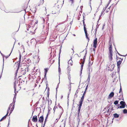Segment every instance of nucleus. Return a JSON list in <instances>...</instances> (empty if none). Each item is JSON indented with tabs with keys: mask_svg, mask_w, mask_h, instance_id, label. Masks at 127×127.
Returning a JSON list of instances; mask_svg holds the SVG:
<instances>
[{
	"mask_svg": "<svg viewBox=\"0 0 127 127\" xmlns=\"http://www.w3.org/2000/svg\"><path fill=\"white\" fill-rule=\"evenodd\" d=\"M119 101L116 100L114 102V104L116 105L118 104Z\"/></svg>",
	"mask_w": 127,
	"mask_h": 127,
	"instance_id": "obj_28",
	"label": "nucleus"
},
{
	"mask_svg": "<svg viewBox=\"0 0 127 127\" xmlns=\"http://www.w3.org/2000/svg\"><path fill=\"white\" fill-rule=\"evenodd\" d=\"M114 95V93L113 92H111L109 95L108 96L109 98H111Z\"/></svg>",
	"mask_w": 127,
	"mask_h": 127,
	"instance_id": "obj_13",
	"label": "nucleus"
},
{
	"mask_svg": "<svg viewBox=\"0 0 127 127\" xmlns=\"http://www.w3.org/2000/svg\"><path fill=\"white\" fill-rule=\"evenodd\" d=\"M32 121L34 122H36L37 121V116H35L33 117L32 119Z\"/></svg>",
	"mask_w": 127,
	"mask_h": 127,
	"instance_id": "obj_9",
	"label": "nucleus"
},
{
	"mask_svg": "<svg viewBox=\"0 0 127 127\" xmlns=\"http://www.w3.org/2000/svg\"><path fill=\"white\" fill-rule=\"evenodd\" d=\"M59 66L58 70H59V73H60V72L61 71V68L60 67L59 59Z\"/></svg>",
	"mask_w": 127,
	"mask_h": 127,
	"instance_id": "obj_30",
	"label": "nucleus"
},
{
	"mask_svg": "<svg viewBox=\"0 0 127 127\" xmlns=\"http://www.w3.org/2000/svg\"><path fill=\"white\" fill-rule=\"evenodd\" d=\"M17 8L15 9L12 10L11 8H2V10L4 11L5 12L8 13L9 12L12 13H19L21 11V10L18 11L17 10Z\"/></svg>",
	"mask_w": 127,
	"mask_h": 127,
	"instance_id": "obj_1",
	"label": "nucleus"
},
{
	"mask_svg": "<svg viewBox=\"0 0 127 127\" xmlns=\"http://www.w3.org/2000/svg\"><path fill=\"white\" fill-rule=\"evenodd\" d=\"M63 113V112H61V114H60V115H59V117L58 119V120H59L60 118H61V116L62 115V114Z\"/></svg>",
	"mask_w": 127,
	"mask_h": 127,
	"instance_id": "obj_37",
	"label": "nucleus"
},
{
	"mask_svg": "<svg viewBox=\"0 0 127 127\" xmlns=\"http://www.w3.org/2000/svg\"><path fill=\"white\" fill-rule=\"evenodd\" d=\"M123 113L124 114L127 113V110L126 109H124L123 110Z\"/></svg>",
	"mask_w": 127,
	"mask_h": 127,
	"instance_id": "obj_32",
	"label": "nucleus"
},
{
	"mask_svg": "<svg viewBox=\"0 0 127 127\" xmlns=\"http://www.w3.org/2000/svg\"><path fill=\"white\" fill-rule=\"evenodd\" d=\"M72 60H71V59H70L68 62V64H70V65H72Z\"/></svg>",
	"mask_w": 127,
	"mask_h": 127,
	"instance_id": "obj_27",
	"label": "nucleus"
},
{
	"mask_svg": "<svg viewBox=\"0 0 127 127\" xmlns=\"http://www.w3.org/2000/svg\"><path fill=\"white\" fill-rule=\"evenodd\" d=\"M106 8H105L104 10V9H103V11H102L101 12V14H103L104 12H106Z\"/></svg>",
	"mask_w": 127,
	"mask_h": 127,
	"instance_id": "obj_34",
	"label": "nucleus"
},
{
	"mask_svg": "<svg viewBox=\"0 0 127 127\" xmlns=\"http://www.w3.org/2000/svg\"><path fill=\"white\" fill-rule=\"evenodd\" d=\"M97 43V38L95 37V38L94 39L93 41V47L95 48H93V50L94 52L95 51V49L96 47V45Z\"/></svg>",
	"mask_w": 127,
	"mask_h": 127,
	"instance_id": "obj_2",
	"label": "nucleus"
},
{
	"mask_svg": "<svg viewBox=\"0 0 127 127\" xmlns=\"http://www.w3.org/2000/svg\"><path fill=\"white\" fill-rule=\"evenodd\" d=\"M14 45L13 47V48H12V50H13V47H14ZM12 51H11V53H10V54L9 55V56H10V54H11V53L12 52Z\"/></svg>",
	"mask_w": 127,
	"mask_h": 127,
	"instance_id": "obj_53",
	"label": "nucleus"
},
{
	"mask_svg": "<svg viewBox=\"0 0 127 127\" xmlns=\"http://www.w3.org/2000/svg\"><path fill=\"white\" fill-rule=\"evenodd\" d=\"M109 52H113L112 50V47L111 44L110 45L109 47Z\"/></svg>",
	"mask_w": 127,
	"mask_h": 127,
	"instance_id": "obj_23",
	"label": "nucleus"
},
{
	"mask_svg": "<svg viewBox=\"0 0 127 127\" xmlns=\"http://www.w3.org/2000/svg\"><path fill=\"white\" fill-rule=\"evenodd\" d=\"M46 119H45V122H46Z\"/></svg>",
	"mask_w": 127,
	"mask_h": 127,
	"instance_id": "obj_62",
	"label": "nucleus"
},
{
	"mask_svg": "<svg viewBox=\"0 0 127 127\" xmlns=\"http://www.w3.org/2000/svg\"><path fill=\"white\" fill-rule=\"evenodd\" d=\"M117 53H118V54L119 55H120V56H126L127 55V54H126V55H125V56H123V55H121L119 53H118V52H117Z\"/></svg>",
	"mask_w": 127,
	"mask_h": 127,
	"instance_id": "obj_40",
	"label": "nucleus"
},
{
	"mask_svg": "<svg viewBox=\"0 0 127 127\" xmlns=\"http://www.w3.org/2000/svg\"><path fill=\"white\" fill-rule=\"evenodd\" d=\"M83 7V6H81V7H80V8H81V7Z\"/></svg>",
	"mask_w": 127,
	"mask_h": 127,
	"instance_id": "obj_61",
	"label": "nucleus"
},
{
	"mask_svg": "<svg viewBox=\"0 0 127 127\" xmlns=\"http://www.w3.org/2000/svg\"><path fill=\"white\" fill-rule=\"evenodd\" d=\"M30 10L33 13H35L36 10V8H30Z\"/></svg>",
	"mask_w": 127,
	"mask_h": 127,
	"instance_id": "obj_20",
	"label": "nucleus"
},
{
	"mask_svg": "<svg viewBox=\"0 0 127 127\" xmlns=\"http://www.w3.org/2000/svg\"><path fill=\"white\" fill-rule=\"evenodd\" d=\"M84 62H82V64L81 65V74L82 73V70L83 68V65H84Z\"/></svg>",
	"mask_w": 127,
	"mask_h": 127,
	"instance_id": "obj_25",
	"label": "nucleus"
},
{
	"mask_svg": "<svg viewBox=\"0 0 127 127\" xmlns=\"http://www.w3.org/2000/svg\"><path fill=\"white\" fill-rule=\"evenodd\" d=\"M48 113L47 114V115H46V120H47V118H48Z\"/></svg>",
	"mask_w": 127,
	"mask_h": 127,
	"instance_id": "obj_47",
	"label": "nucleus"
},
{
	"mask_svg": "<svg viewBox=\"0 0 127 127\" xmlns=\"http://www.w3.org/2000/svg\"><path fill=\"white\" fill-rule=\"evenodd\" d=\"M10 108H11V112L9 115H10V114L11 113V112H12L13 110V109L14 108V105H12V104H10L9 107L8 108L9 110L10 109Z\"/></svg>",
	"mask_w": 127,
	"mask_h": 127,
	"instance_id": "obj_6",
	"label": "nucleus"
},
{
	"mask_svg": "<svg viewBox=\"0 0 127 127\" xmlns=\"http://www.w3.org/2000/svg\"><path fill=\"white\" fill-rule=\"evenodd\" d=\"M90 68H90V67L88 66V68H87L88 70V72H89L90 73V72H91L90 71Z\"/></svg>",
	"mask_w": 127,
	"mask_h": 127,
	"instance_id": "obj_35",
	"label": "nucleus"
},
{
	"mask_svg": "<svg viewBox=\"0 0 127 127\" xmlns=\"http://www.w3.org/2000/svg\"><path fill=\"white\" fill-rule=\"evenodd\" d=\"M46 74H45V75H44V77H45V78H46Z\"/></svg>",
	"mask_w": 127,
	"mask_h": 127,
	"instance_id": "obj_56",
	"label": "nucleus"
},
{
	"mask_svg": "<svg viewBox=\"0 0 127 127\" xmlns=\"http://www.w3.org/2000/svg\"><path fill=\"white\" fill-rule=\"evenodd\" d=\"M113 52H109V60L110 61H111L112 60V56H113Z\"/></svg>",
	"mask_w": 127,
	"mask_h": 127,
	"instance_id": "obj_8",
	"label": "nucleus"
},
{
	"mask_svg": "<svg viewBox=\"0 0 127 127\" xmlns=\"http://www.w3.org/2000/svg\"><path fill=\"white\" fill-rule=\"evenodd\" d=\"M61 96V99H62V98L63 97V96L62 95Z\"/></svg>",
	"mask_w": 127,
	"mask_h": 127,
	"instance_id": "obj_58",
	"label": "nucleus"
},
{
	"mask_svg": "<svg viewBox=\"0 0 127 127\" xmlns=\"http://www.w3.org/2000/svg\"><path fill=\"white\" fill-rule=\"evenodd\" d=\"M27 62L28 63H29V62H30L31 60L30 59H28L27 60Z\"/></svg>",
	"mask_w": 127,
	"mask_h": 127,
	"instance_id": "obj_41",
	"label": "nucleus"
},
{
	"mask_svg": "<svg viewBox=\"0 0 127 127\" xmlns=\"http://www.w3.org/2000/svg\"><path fill=\"white\" fill-rule=\"evenodd\" d=\"M44 118L43 116H41L40 117L38 121L41 123H42L43 122Z\"/></svg>",
	"mask_w": 127,
	"mask_h": 127,
	"instance_id": "obj_10",
	"label": "nucleus"
},
{
	"mask_svg": "<svg viewBox=\"0 0 127 127\" xmlns=\"http://www.w3.org/2000/svg\"><path fill=\"white\" fill-rule=\"evenodd\" d=\"M73 105L74 104V101H75L74 99L73 100Z\"/></svg>",
	"mask_w": 127,
	"mask_h": 127,
	"instance_id": "obj_55",
	"label": "nucleus"
},
{
	"mask_svg": "<svg viewBox=\"0 0 127 127\" xmlns=\"http://www.w3.org/2000/svg\"><path fill=\"white\" fill-rule=\"evenodd\" d=\"M120 91L119 92V93H120L121 92V93L120 95V97L121 96V97H123V99H122V100H124L123 98V93H122V90L121 88V85H120Z\"/></svg>",
	"mask_w": 127,
	"mask_h": 127,
	"instance_id": "obj_12",
	"label": "nucleus"
},
{
	"mask_svg": "<svg viewBox=\"0 0 127 127\" xmlns=\"http://www.w3.org/2000/svg\"><path fill=\"white\" fill-rule=\"evenodd\" d=\"M67 73L68 75H70V68L69 67H68L67 68Z\"/></svg>",
	"mask_w": 127,
	"mask_h": 127,
	"instance_id": "obj_24",
	"label": "nucleus"
},
{
	"mask_svg": "<svg viewBox=\"0 0 127 127\" xmlns=\"http://www.w3.org/2000/svg\"><path fill=\"white\" fill-rule=\"evenodd\" d=\"M92 64H93V63H90V62L89 63L88 66L90 67L92 65Z\"/></svg>",
	"mask_w": 127,
	"mask_h": 127,
	"instance_id": "obj_36",
	"label": "nucleus"
},
{
	"mask_svg": "<svg viewBox=\"0 0 127 127\" xmlns=\"http://www.w3.org/2000/svg\"><path fill=\"white\" fill-rule=\"evenodd\" d=\"M59 108H60V109H61V110L62 111H63V109L62 108L61 106H59Z\"/></svg>",
	"mask_w": 127,
	"mask_h": 127,
	"instance_id": "obj_42",
	"label": "nucleus"
},
{
	"mask_svg": "<svg viewBox=\"0 0 127 127\" xmlns=\"http://www.w3.org/2000/svg\"><path fill=\"white\" fill-rule=\"evenodd\" d=\"M79 91V90H78V89H77L75 93L74 96V98H76L77 96V94L78 93V92Z\"/></svg>",
	"mask_w": 127,
	"mask_h": 127,
	"instance_id": "obj_18",
	"label": "nucleus"
},
{
	"mask_svg": "<svg viewBox=\"0 0 127 127\" xmlns=\"http://www.w3.org/2000/svg\"><path fill=\"white\" fill-rule=\"evenodd\" d=\"M109 3H108L106 5V6L105 8H106L109 5Z\"/></svg>",
	"mask_w": 127,
	"mask_h": 127,
	"instance_id": "obj_45",
	"label": "nucleus"
},
{
	"mask_svg": "<svg viewBox=\"0 0 127 127\" xmlns=\"http://www.w3.org/2000/svg\"><path fill=\"white\" fill-rule=\"evenodd\" d=\"M86 55H85L84 56V58H83V62H85V59H86Z\"/></svg>",
	"mask_w": 127,
	"mask_h": 127,
	"instance_id": "obj_39",
	"label": "nucleus"
},
{
	"mask_svg": "<svg viewBox=\"0 0 127 127\" xmlns=\"http://www.w3.org/2000/svg\"><path fill=\"white\" fill-rule=\"evenodd\" d=\"M111 43H109V44L110 45H111Z\"/></svg>",
	"mask_w": 127,
	"mask_h": 127,
	"instance_id": "obj_60",
	"label": "nucleus"
},
{
	"mask_svg": "<svg viewBox=\"0 0 127 127\" xmlns=\"http://www.w3.org/2000/svg\"><path fill=\"white\" fill-rule=\"evenodd\" d=\"M6 118V117H5V116H4L1 119V120H0V121H3V120L5 119Z\"/></svg>",
	"mask_w": 127,
	"mask_h": 127,
	"instance_id": "obj_33",
	"label": "nucleus"
},
{
	"mask_svg": "<svg viewBox=\"0 0 127 127\" xmlns=\"http://www.w3.org/2000/svg\"><path fill=\"white\" fill-rule=\"evenodd\" d=\"M68 75V79H69V80H70V75Z\"/></svg>",
	"mask_w": 127,
	"mask_h": 127,
	"instance_id": "obj_49",
	"label": "nucleus"
},
{
	"mask_svg": "<svg viewBox=\"0 0 127 127\" xmlns=\"http://www.w3.org/2000/svg\"><path fill=\"white\" fill-rule=\"evenodd\" d=\"M46 122H45V121H44V125H43V126L42 127H44V126H45V124L46 123Z\"/></svg>",
	"mask_w": 127,
	"mask_h": 127,
	"instance_id": "obj_51",
	"label": "nucleus"
},
{
	"mask_svg": "<svg viewBox=\"0 0 127 127\" xmlns=\"http://www.w3.org/2000/svg\"><path fill=\"white\" fill-rule=\"evenodd\" d=\"M119 59H121V61H122V60H123V59H121V58H119Z\"/></svg>",
	"mask_w": 127,
	"mask_h": 127,
	"instance_id": "obj_57",
	"label": "nucleus"
},
{
	"mask_svg": "<svg viewBox=\"0 0 127 127\" xmlns=\"http://www.w3.org/2000/svg\"><path fill=\"white\" fill-rule=\"evenodd\" d=\"M9 120L8 123V126H7V127H8V126H9Z\"/></svg>",
	"mask_w": 127,
	"mask_h": 127,
	"instance_id": "obj_52",
	"label": "nucleus"
},
{
	"mask_svg": "<svg viewBox=\"0 0 127 127\" xmlns=\"http://www.w3.org/2000/svg\"><path fill=\"white\" fill-rule=\"evenodd\" d=\"M73 35L74 36H75V34H73Z\"/></svg>",
	"mask_w": 127,
	"mask_h": 127,
	"instance_id": "obj_64",
	"label": "nucleus"
},
{
	"mask_svg": "<svg viewBox=\"0 0 127 127\" xmlns=\"http://www.w3.org/2000/svg\"><path fill=\"white\" fill-rule=\"evenodd\" d=\"M68 88L69 90V92H70V90H71V85L70 84V86Z\"/></svg>",
	"mask_w": 127,
	"mask_h": 127,
	"instance_id": "obj_44",
	"label": "nucleus"
},
{
	"mask_svg": "<svg viewBox=\"0 0 127 127\" xmlns=\"http://www.w3.org/2000/svg\"><path fill=\"white\" fill-rule=\"evenodd\" d=\"M52 12L53 14H55L56 13L59 14L60 12L59 10L58 11V10H57V8H54Z\"/></svg>",
	"mask_w": 127,
	"mask_h": 127,
	"instance_id": "obj_5",
	"label": "nucleus"
},
{
	"mask_svg": "<svg viewBox=\"0 0 127 127\" xmlns=\"http://www.w3.org/2000/svg\"><path fill=\"white\" fill-rule=\"evenodd\" d=\"M82 105H80L79 104V106H78V115H79V113H80V109L81 108V107L82 106Z\"/></svg>",
	"mask_w": 127,
	"mask_h": 127,
	"instance_id": "obj_22",
	"label": "nucleus"
},
{
	"mask_svg": "<svg viewBox=\"0 0 127 127\" xmlns=\"http://www.w3.org/2000/svg\"><path fill=\"white\" fill-rule=\"evenodd\" d=\"M56 108H57V107H56L55 106L54 107V109H53V110H54V111H55V109Z\"/></svg>",
	"mask_w": 127,
	"mask_h": 127,
	"instance_id": "obj_48",
	"label": "nucleus"
},
{
	"mask_svg": "<svg viewBox=\"0 0 127 127\" xmlns=\"http://www.w3.org/2000/svg\"><path fill=\"white\" fill-rule=\"evenodd\" d=\"M86 35V38L87 39H88V42L89 41L90 39L89 38V37H88V34L87 33V30L84 31Z\"/></svg>",
	"mask_w": 127,
	"mask_h": 127,
	"instance_id": "obj_15",
	"label": "nucleus"
},
{
	"mask_svg": "<svg viewBox=\"0 0 127 127\" xmlns=\"http://www.w3.org/2000/svg\"><path fill=\"white\" fill-rule=\"evenodd\" d=\"M61 49H60V51L59 54H60V53H61Z\"/></svg>",
	"mask_w": 127,
	"mask_h": 127,
	"instance_id": "obj_59",
	"label": "nucleus"
},
{
	"mask_svg": "<svg viewBox=\"0 0 127 127\" xmlns=\"http://www.w3.org/2000/svg\"><path fill=\"white\" fill-rule=\"evenodd\" d=\"M45 74H46L47 72V70L46 69H45Z\"/></svg>",
	"mask_w": 127,
	"mask_h": 127,
	"instance_id": "obj_43",
	"label": "nucleus"
},
{
	"mask_svg": "<svg viewBox=\"0 0 127 127\" xmlns=\"http://www.w3.org/2000/svg\"><path fill=\"white\" fill-rule=\"evenodd\" d=\"M111 6H110L108 8H110Z\"/></svg>",
	"mask_w": 127,
	"mask_h": 127,
	"instance_id": "obj_63",
	"label": "nucleus"
},
{
	"mask_svg": "<svg viewBox=\"0 0 127 127\" xmlns=\"http://www.w3.org/2000/svg\"><path fill=\"white\" fill-rule=\"evenodd\" d=\"M98 28V26L97 27H96V29H95V33H94V34H95V37L96 36V31H97V28Z\"/></svg>",
	"mask_w": 127,
	"mask_h": 127,
	"instance_id": "obj_31",
	"label": "nucleus"
},
{
	"mask_svg": "<svg viewBox=\"0 0 127 127\" xmlns=\"http://www.w3.org/2000/svg\"><path fill=\"white\" fill-rule=\"evenodd\" d=\"M119 114H118L117 113H115L113 114L114 117L115 118H118L119 117Z\"/></svg>",
	"mask_w": 127,
	"mask_h": 127,
	"instance_id": "obj_21",
	"label": "nucleus"
},
{
	"mask_svg": "<svg viewBox=\"0 0 127 127\" xmlns=\"http://www.w3.org/2000/svg\"><path fill=\"white\" fill-rule=\"evenodd\" d=\"M8 112H7V114L6 115H5L4 116H5V117H6H6L8 115Z\"/></svg>",
	"mask_w": 127,
	"mask_h": 127,
	"instance_id": "obj_50",
	"label": "nucleus"
},
{
	"mask_svg": "<svg viewBox=\"0 0 127 127\" xmlns=\"http://www.w3.org/2000/svg\"><path fill=\"white\" fill-rule=\"evenodd\" d=\"M16 94H15V95H14V98H13V99H15L16 98Z\"/></svg>",
	"mask_w": 127,
	"mask_h": 127,
	"instance_id": "obj_46",
	"label": "nucleus"
},
{
	"mask_svg": "<svg viewBox=\"0 0 127 127\" xmlns=\"http://www.w3.org/2000/svg\"><path fill=\"white\" fill-rule=\"evenodd\" d=\"M21 54H19V61L17 62V63H18V67L17 68V69L16 70V73L17 72L19 68V66H20V61H21Z\"/></svg>",
	"mask_w": 127,
	"mask_h": 127,
	"instance_id": "obj_3",
	"label": "nucleus"
},
{
	"mask_svg": "<svg viewBox=\"0 0 127 127\" xmlns=\"http://www.w3.org/2000/svg\"><path fill=\"white\" fill-rule=\"evenodd\" d=\"M122 62L121 61L119 60L117 62V67L118 68V69H119L120 70V65Z\"/></svg>",
	"mask_w": 127,
	"mask_h": 127,
	"instance_id": "obj_11",
	"label": "nucleus"
},
{
	"mask_svg": "<svg viewBox=\"0 0 127 127\" xmlns=\"http://www.w3.org/2000/svg\"><path fill=\"white\" fill-rule=\"evenodd\" d=\"M110 8H106V12L107 13L110 10Z\"/></svg>",
	"mask_w": 127,
	"mask_h": 127,
	"instance_id": "obj_38",
	"label": "nucleus"
},
{
	"mask_svg": "<svg viewBox=\"0 0 127 127\" xmlns=\"http://www.w3.org/2000/svg\"><path fill=\"white\" fill-rule=\"evenodd\" d=\"M21 69L22 70H21V72H20V73H21V74H22L24 75L26 74V70H27V71H28V68H26L24 70H22V69Z\"/></svg>",
	"mask_w": 127,
	"mask_h": 127,
	"instance_id": "obj_7",
	"label": "nucleus"
},
{
	"mask_svg": "<svg viewBox=\"0 0 127 127\" xmlns=\"http://www.w3.org/2000/svg\"><path fill=\"white\" fill-rule=\"evenodd\" d=\"M84 97H82L80 101L79 102V105H82V104L83 103V101Z\"/></svg>",
	"mask_w": 127,
	"mask_h": 127,
	"instance_id": "obj_16",
	"label": "nucleus"
},
{
	"mask_svg": "<svg viewBox=\"0 0 127 127\" xmlns=\"http://www.w3.org/2000/svg\"><path fill=\"white\" fill-rule=\"evenodd\" d=\"M114 67V64H110L108 66L109 70L111 71H112Z\"/></svg>",
	"mask_w": 127,
	"mask_h": 127,
	"instance_id": "obj_4",
	"label": "nucleus"
},
{
	"mask_svg": "<svg viewBox=\"0 0 127 127\" xmlns=\"http://www.w3.org/2000/svg\"><path fill=\"white\" fill-rule=\"evenodd\" d=\"M116 73V72H113V74L111 75V76L114 79V80L115 81V80L116 79V76L115 74Z\"/></svg>",
	"mask_w": 127,
	"mask_h": 127,
	"instance_id": "obj_14",
	"label": "nucleus"
},
{
	"mask_svg": "<svg viewBox=\"0 0 127 127\" xmlns=\"http://www.w3.org/2000/svg\"><path fill=\"white\" fill-rule=\"evenodd\" d=\"M111 9L110 10V13H111V12L112 11V8H111Z\"/></svg>",
	"mask_w": 127,
	"mask_h": 127,
	"instance_id": "obj_54",
	"label": "nucleus"
},
{
	"mask_svg": "<svg viewBox=\"0 0 127 127\" xmlns=\"http://www.w3.org/2000/svg\"><path fill=\"white\" fill-rule=\"evenodd\" d=\"M88 87V84L87 85V86L86 87V89H85V91L84 92V93H83V95H82V97H84L85 95V94H86V91L87 90V89Z\"/></svg>",
	"mask_w": 127,
	"mask_h": 127,
	"instance_id": "obj_17",
	"label": "nucleus"
},
{
	"mask_svg": "<svg viewBox=\"0 0 127 127\" xmlns=\"http://www.w3.org/2000/svg\"><path fill=\"white\" fill-rule=\"evenodd\" d=\"M83 25H84V31H85L86 30V28L85 27V26H86V25L85 24V22H84V16H83ZM84 20H85V19H84Z\"/></svg>",
	"mask_w": 127,
	"mask_h": 127,
	"instance_id": "obj_19",
	"label": "nucleus"
},
{
	"mask_svg": "<svg viewBox=\"0 0 127 127\" xmlns=\"http://www.w3.org/2000/svg\"><path fill=\"white\" fill-rule=\"evenodd\" d=\"M89 74V75L88 76V78L87 80H89L88 82H89L90 81V73L89 72H88Z\"/></svg>",
	"mask_w": 127,
	"mask_h": 127,
	"instance_id": "obj_29",
	"label": "nucleus"
},
{
	"mask_svg": "<svg viewBox=\"0 0 127 127\" xmlns=\"http://www.w3.org/2000/svg\"><path fill=\"white\" fill-rule=\"evenodd\" d=\"M14 92L15 94H16V82H15L14 83Z\"/></svg>",
	"mask_w": 127,
	"mask_h": 127,
	"instance_id": "obj_26",
	"label": "nucleus"
}]
</instances>
